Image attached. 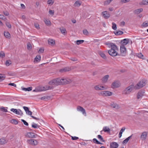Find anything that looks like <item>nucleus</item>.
Returning a JSON list of instances; mask_svg holds the SVG:
<instances>
[{"label":"nucleus","mask_w":148,"mask_h":148,"mask_svg":"<svg viewBox=\"0 0 148 148\" xmlns=\"http://www.w3.org/2000/svg\"><path fill=\"white\" fill-rule=\"evenodd\" d=\"M71 82V80L68 79L58 78L53 79L49 82L48 84L50 85L58 86L69 84Z\"/></svg>","instance_id":"nucleus-1"},{"label":"nucleus","mask_w":148,"mask_h":148,"mask_svg":"<svg viewBox=\"0 0 148 148\" xmlns=\"http://www.w3.org/2000/svg\"><path fill=\"white\" fill-rule=\"evenodd\" d=\"M145 84V80L142 79L137 84L134 86V87L135 90L138 89L143 87Z\"/></svg>","instance_id":"nucleus-2"},{"label":"nucleus","mask_w":148,"mask_h":148,"mask_svg":"<svg viewBox=\"0 0 148 148\" xmlns=\"http://www.w3.org/2000/svg\"><path fill=\"white\" fill-rule=\"evenodd\" d=\"M105 44L108 46L109 47L111 48V49L115 50L117 51H118L117 46L113 42H108L106 43Z\"/></svg>","instance_id":"nucleus-3"},{"label":"nucleus","mask_w":148,"mask_h":148,"mask_svg":"<svg viewBox=\"0 0 148 148\" xmlns=\"http://www.w3.org/2000/svg\"><path fill=\"white\" fill-rule=\"evenodd\" d=\"M134 86L131 85L127 87L123 92V93L125 94H129L133 90Z\"/></svg>","instance_id":"nucleus-4"},{"label":"nucleus","mask_w":148,"mask_h":148,"mask_svg":"<svg viewBox=\"0 0 148 148\" xmlns=\"http://www.w3.org/2000/svg\"><path fill=\"white\" fill-rule=\"evenodd\" d=\"M112 93L109 91H103L99 93L100 95L103 96H110L112 95Z\"/></svg>","instance_id":"nucleus-5"},{"label":"nucleus","mask_w":148,"mask_h":148,"mask_svg":"<svg viewBox=\"0 0 148 148\" xmlns=\"http://www.w3.org/2000/svg\"><path fill=\"white\" fill-rule=\"evenodd\" d=\"M26 142L28 144L32 145L35 146L38 144V141L36 140L35 139H30L27 140Z\"/></svg>","instance_id":"nucleus-6"},{"label":"nucleus","mask_w":148,"mask_h":148,"mask_svg":"<svg viewBox=\"0 0 148 148\" xmlns=\"http://www.w3.org/2000/svg\"><path fill=\"white\" fill-rule=\"evenodd\" d=\"M120 50L121 55L122 56L126 55V49L125 46L121 45L120 47Z\"/></svg>","instance_id":"nucleus-7"},{"label":"nucleus","mask_w":148,"mask_h":148,"mask_svg":"<svg viewBox=\"0 0 148 148\" xmlns=\"http://www.w3.org/2000/svg\"><path fill=\"white\" fill-rule=\"evenodd\" d=\"M121 85L120 82L118 81H116L112 83L111 87L112 88H115L119 87Z\"/></svg>","instance_id":"nucleus-8"},{"label":"nucleus","mask_w":148,"mask_h":148,"mask_svg":"<svg viewBox=\"0 0 148 148\" xmlns=\"http://www.w3.org/2000/svg\"><path fill=\"white\" fill-rule=\"evenodd\" d=\"M108 53L110 55L112 56H115L118 55L117 51L115 50L110 49L108 50Z\"/></svg>","instance_id":"nucleus-9"},{"label":"nucleus","mask_w":148,"mask_h":148,"mask_svg":"<svg viewBox=\"0 0 148 148\" xmlns=\"http://www.w3.org/2000/svg\"><path fill=\"white\" fill-rule=\"evenodd\" d=\"M145 92L144 90H140L137 94V98L138 99H141L144 95Z\"/></svg>","instance_id":"nucleus-10"},{"label":"nucleus","mask_w":148,"mask_h":148,"mask_svg":"<svg viewBox=\"0 0 148 148\" xmlns=\"http://www.w3.org/2000/svg\"><path fill=\"white\" fill-rule=\"evenodd\" d=\"M77 110L78 111H80L82 112L83 114H86L85 110L82 107L78 106L77 107Z\"/></svg>","instance_id":"nucleus-11"},{"label":"nucleus","mask_w":148,"mask_h":148,"mask_svg":"<svg viewBox=\"0 0 148 148\" xmlns=\"http://www.w3.org/2000/svg\"><path fill=\"white\" fill-rule=\"evenodd\" d=\"M118 146V144L115 142H112L110 144V148H117Z\"/></svg>","instance_id":"nucleus-12"},{"label":"nucleus","mask_w":148,"mask_h":148,"mask_svg":"<svg viewBox=\"0 0 148 148\" xmlns=\"http://www.w3.org/2000/svg\"><path fill=\"white\" fill-rule=\"evenodd\" d=\"M147 133L146 132H143L140 137L141 139L143 140H145L147 137Z\"/></svg>","instance_id":"nucleus-13"},{"label":"nucleus","mask_w":148,"mask_h":148,"mask_svg":"<svg viewBox=\"0 0 148 148\" xmlns=\"http://www.w3.org/2000/svg\"><path fill=\"white\" fill-rule=\"evenodd\" d=\"M26 136L31 138L35 137V135L34 133L32 132H29L27 133Z\"/></svg>","instance_id":"nucleus-14"},{"label":"nucleus","mask_w":148,"mask_h":148,"mask_svg":"<svg viewBox=\"0 0 148 148\" xmlns=\"http://www.w3.org/2000/svg\"><path fill=\"white\" fill-rule=\"evenodd\" d=\"M102 13L104 18H108L110 16V14L106 11L103 12Z\"/></svg>","instance_id":"nucleus-15"},{"label":"nucleus","mask_w":148,"mask_h":148,"mask_svg":"<svg viewBox=\"0 0 148 148\" xmlns=\"http://www.w3.org/2000/svg\"><path fill=\"white\" fill-rule=\"evenodd\" d=\"M110 106L111 107L116 109L120 108L119 105L115 103H112Z\"/></svg>","instance_id":"nucleus-16"},{"label":"nucleus","mask_w":148,"mask_h":148,"mask_svg":"<svg viewBox=\"0 0 148 148\" xmlns=\"http://www.w3.org/2000/svg\"><path fill=\"white\" fill-rule=\"evenodd\" d=\"M129 41V39H124L123 40H121V42L122 43V45H126L127 44Z\"/></svg>","instance_id":"nucleus-17"},{"label":"nucleus","mask_w":148,"mask_h":148,"mask_svg":"<svg viewBox=\"0 0 148 148\" xmlns=\"http://www.w3.org/2000/svg\"><path fill=\"white\" fill-rule=\"evenodd\" d=\"M60 30L61 33L64 35H65L66 34L67 31L65 28L63 27H61L60 28Z\"/></svg>","instance_id":"nucleus-18"},{"label":"nucleus","mask_w":148,"mask_h":148,"mask_svg":"<svg viewBox=\"0 0 148 148\" xmlns=\"http://www.w3.org/2000/svg\"><path fill=\"white\" fill-rule=\"evenodd\" d=\"M94 88L96 90H102L104 89V87L103 86H101L99 85H98L95 86L94 87Z\"/></svg>","instance_id":"nucleus-19"},{"label":"nucleus","mask_w":148,"mask_h":148,"mask_svg":"<svg viewBox=\"0 0 148 148\" xmlns=\"http://www.w3.org/2000/svg\"><path fill=\"white\" fill-rule=\"evenodd\" d=\"M26 114L29 115H30L31 116L32 118H33L34 119H36V120H38L39 119L38 118H37L33 116H32V112L29 111V110H28L27 112H26Z\"/></svg>","instance_id":"nucleus-20"},{"label":"nucleus","mask_w":148,"mask_h":148,"mask_svg":"<svg viewBox=\"0 0 148 148\" xmlns=\"http://www.w3.org/2000/svg\"><path fill=\"white\" fill-rule=\"evenodd\" d=\"M109 76L108 75H106L102 79V81L103 83L106 82L109 78Z\"/></svg>","instance_id":"nucleus-21"},{"label":"nucleus","mask_w":148,"mask_h":148,"mask_svg":"<svg viewBox=\"0 0 148 148\" xmlns=\"http://www.w3.org/2000/svg\"><path fill=\"white\" fill-rule=\"evenodd\" d=\"M143 10V9L142 8H139L134 10V12L135 14H138L142 12Z\"/></svg>","instance_id":"nucleus-22"},{"label":"nucleus","mask_w":148,"mask_h":148,"mask_svg":"<svg viewBox=\"0 0 148 148\" xmlns=\"http://www.w3.org/2000/svg\"><path fill=\"white\" fill-rule=\"evenodd\" d=\"M125 129V127H123L121 129L119 134V138H121L122 136L123 132L124 131Z\"/></svg>","instance_id":"nucleus-23"},{"label":"nucleus","mask_w":148,"mask_h":148,"mask_svg":"<svg viewBox=\"0 0 148 148\" xmlns=\"http://www.w3.org/2000/svg\"><path fill=\"white\" fill-rule=\"evenodd\" d=\"M4 34L6 38L8 39H10V34L8 32H4Z\"/></svg>","instance_id":"nucleus-24"},{"label":"nucleus","mask_w":148,"mask_h":148,"mask_svg":"<svg viewBox=\"0 0 148 148\" xmlns=\"http://www.w3.org/2000/svg\"><path fill=\"white\" fill-rule=\"evenodd\" d=\"M7 143V141L4 138H2L0 139V144H4Z\"/></svg>","instance_id":"nucleus-25"},{"label":"nucleus","mask_w":148,"mask_h":148,"mask_svg":"<svg viewBox=\"0 0 148 148\" xmlns=\"http://www.w3.org/2000/svg\"><path fill=\"white\" fill-rule=\"evenodd\" d=\"M22 89L23 90L25 91H31L32 89V87H30L27 88H25L22 87Z\"/></svg>","instance_id":"nucleus-26"},{"label":"nucleus","mask_w":148,"mask_h":148,"mask_svg":"<svg viewBox=\"0 0 148 148\" xmlns=\"http://www.w3.org/2000/svg\"><path fill=\"white\" fill-rule=\"evenodd\" d=\"M48 43L49 45H52L55 44V42L54 40L49 39L48 40Z\"/></svg>","instance_id":"nucleus-27"},{"label":"nucleus","mask_w":148,"mask_h":148,"mask_svg":"<svg viewBox=\"0 0 148 148\" xmlns=\"http://www.w3.org/2000/svg\"><path fill=\"white\" fill-rule=\"evenodd\" d=\"M70 70V69L68 67H66L63 69L60 70V72H64Z\"/></svg>","instance_id":"nucleus-28"},{"label":"nucleus","mask_w":148,"mask_h":148,"mask_svg":"<svg viewBox=\"0 0 148 148\" xmlns=\"http://www.w3.org/2000/svg\"><path fill=\"white\" fill-rule=\"evenodd\" d=\"M44 90H50L51 89L53 88V87L52 86H46L45 87H44Z\"/></svg>","instance_id":"nucleus-29"},{"label":"nucleus","mask_w":148,"mask_h":148,"mask_svg":"<svg viewBox=\"0 0 148 148\" xmlns=\"http://www.w3.org/2000/svg\"><path fill=\"white\" fill-rule=\"evenodd\" d=\"M103 130L105 132H109L110 131V129L106 126L103 127Z\"/></svg>","instance_id":"nucleus-30"},{"label":"nucleus","mask_w":148,"mask_h":148,"mask_svg":"<svg viewBox=\"0 0 148 148\" xmlns=\"http://www.w3.org/2000/svg\"><path fill=\"white\" fill-rule=\"evenodd\" d=\"M115 34L116 35H120L122 34H123V32L121 31H115V32H114Z\"/></svg>","instance_id":"nucleus-31"},{"label":"nucleus","mask_w":148,"mask_h":148,"mask_svg":"<svg viewBox=\"0 0 148 148\" xmlns=\"http://www.w3.org/2000/svg\"><path fill=\"white\" fill-rule=\"evenodd\" d=\"M10 110L11 112L15 113L16 114H18L19 113L18 112L17 110L16 109L11 108Z\"/></svg>","instance_id":"nucleus-32"},{"label":"nucleus","mask_w":148,"mask_h":148,"mask_svg":"<svg viewBox=\"0 0 148 148\" xmlns=\"http://www.w3.org/2000/svg\"><path fill=\"white\" fill-rule=\"evenodd\" d=\"M5 75L0 74V82L4 80L5 78Z\"/></svg>","instance_id":"nucleus-33"},{"label":"nucleus","mask_w":148,"mask_h":148,"mask_svg":"<svg viewBox=\"0 0 148 148\" xmlns=\"http://www.w3.org/2000/svg\"><path fill=\"white\" fill-rule=\"evenodd\" d=\"M136 56L142 59H144L143 55L141 53H138L136 54Z\"/></svg>","instance_id":"nucleus-34"},{"label":"nucleus","mask_w":148,"mask_h":148,"mask_svg":"<svg viewBox=\"0 0 148 148\" xmlns=\"http://www.w3.org/2000/svg\"><path fill=\"white\" fill-rule=\"evenodd\" d=\"M140 5H147L148 4V0H143L140 3Z\"/></svg>","instance_id":"nucleus-35"},{"label":"nucleus","mask_w":148,"mask_h":148,"mask_svg":"<svg viewBox=\"0 0 148 148\" xmlns=\"http://www.w3.org/2000/svg\"><path fill=\"white\" fill-rule=\"evenodd\" d=\"M98 139L100 141L102 142H104L105 140H104L103 138L102 137V136L100 135H99L97 136Z\"/></svg>","instance_id":"nucleus-36"},{"label":"nucleus","mask_w":148,"mask_h":148,"mask_svg":"<svg viewBox=\"0 0 148 148\" xmlns=\"http://www.w3.org/2000/svg\"><path fill=\"white\" fill-rule=\"evenodd\" d=\"M41 59V56L40 55L37 56L35 58V60L37 62H39Z\"/></svg>","instance_id":"nucleus-37"},{"label":"nucleus","mask_w":148,"mask_h":148,"mask_svg":"<svg viewBox=\"0 0 148 148\" xmlns=\"http://www.w3.org/2000/svg\"><path fill=\"white\" fill-rule=\"evenodd\" d=\"M99 54L101 56V57L103 59H105L106 58V56L102 52H100L99 53Z\"/></svg>","instance_id":"nucleus-38"},{"label":"nucleus","mask_w":148,"mask_h":148,"mask_svg":"<svg viewBox=\"0 0 148 148\" xmlns=\"http://www.w3.org/2000/svg\"><path fill=\"white\" fill-rule=\"evenodd\" d=\"M75 6L79 7L81 5V3L79 1H76L74 3Z\"/></svg>","instance_id":"nucleus-39"},{"label":"nucleus","mask_w":148,"mask_h":148,"mask_svg":"<svg viewBox=\"0 0 148 148\" xmlns=\"http://www.w3.org/2000/svg\"><path fill=\"white\" fill-rule=\"evenodd\" d=\"M44 21L47 25L49 26L51 25V22L49 20L45 19V20Z\"/></svg>","instance_id":"nucleus-40"},{"label":"nucleus","mask_w":148,"mask_h":148,"mask_svg":"<svg viewBox=\"0 0 148 148\" xmlns=\"http://www.w3.org/2000/svg\"><path fill=\"white\" fill-rule=\"evenodd\" d=\"M112 28L114 30H116L117 29L116 24L114 23H112Z\"/></svg>","instance_id":"nucleus-41"},{"label":"nucleus","mask_w":148,"mask_h":148,"mask_svg":"<svg viewBox=\"0 0 148 148\" xmlns=\"http://www.w3.org/2000/svg\"><path fill=\"white\" fill-rule=\"evenodd\" d=\"M84 41L83 40H77L76 41V44L77 45H80L83 43Z\"/></svg>","instance_id":"nucleus-42"},{"label":"nucleus","mask_w":148,"mask_h":148,"mask_svg":"<svg viewBox=\"0 0 148 148\" xmlns=\"http://www.w3.org/2000/svg\"><path fill=\"white\" fill-rule=\"evenodd\" d=\"M11 64V62L10 60H6L5 62V65L7 66H8Z\"/></svg>","instance_id":"nucleus-43"},{"label":"nucleus","mask_w":148,"mask_h":148,"mask_svg":"<svg viewBox=\"0 0 148 148\" xmlns=\"http://www.w3.org/2000/svg\"><path fill=\"white\" fill-rule=\"evenodd\" d=\"M83 34L85 35H87L88 34V32L87 29H84L83 31Z\"/></svg>","instance_id":"nucleus-44"},{"label":"nucleus","mask_w":148,"mask_h":148,"mask_svg":"<svg viewBox=\"0 0 148 148\" xmlns=\"http://www.w3.org/2000/svg\"><path fill=\"white\" fill-rule=\"evenodd\" d=\"M5 24L6 26L9 28H11V25L8 22H5Z\"/></svg>","instance_id":"nucleus-45"},{"label":"nucleus","mask_w":148,"mask_h":148,"mask_svg":"<svg viewBox=\"0 0 148 148\" xmlns=\"http://www.w3.org/2000/svg\"><path fill=\"white\" fill-rule=\"evenodd\" d=\"M12 123L15 125L17 124L18 123V122L17 121L14 119L12 120Z\"/></svg>","instance_id":"nucleus-46"},{"label":"nucleus","mask_w":148,"mask_h":148,"mask_svg":"<svg viewBox=\"0 0 148 148\" xmlns=\"http://www.w3.org/2000/svg\"><path fill=\"white\" fill-rule=\"evenodd\" d=\"M0 109L2 111L5 112H8V110L7 109L5 108L4 107H2L0 108Z\"/></svg>","instance_id":"nucleus-47"},{"label":"nucleus","mask_w":148,"mask_h":148,"mask_svg":"<svg viewBox=\"0 0 148 148\" xmlns=\"http://www.w3.org/2000/svg\"><path fill=\"white\" fill-rule=\"evenodd\" d=\"M113 0H107L105 2V5H108Z\"/></svg>","instance_id":"nucleus-48"},{"label":"nucleus","mask_w":148,"mask_h":148,"mask_svg":"<svg viewBox=\"0 0 148 148\" xmlns=\"http://www.w3.org/2000/svg\"><path fill=\"white\" fill-rule=\"evenodd\" d=\"M44 51V49L43 48H40L38 51L39 53H42Z\"/></svg>","instance_id":"nucleus-49"},{"label":"nucleus","mask_w":148,"mask_h":148,"mask_svg":"<svg viewBox=\"0 0 148 148\" xmlns=\"http://www.w3.org/2000/svg\"><path fill=\"white\" fill-rule=\"evenodd\" d=\"M54 2L53 0H48L47 3L51 5Z\"/></svg>","instance_id":"nucleus-50"},{"label":"nucleus","mask_w":148,"mask_h":148,"mask_svg":"<svg viewBox=\"0 0 148 148\" xmlns=\"http://www.w3.org/2000/svg\"><path fill=\"white\" fill-rule=\"evenodd\" d=\"M142 26L144 27H147L148 26V22H144L142 25Z\"/></svg>","instance_id":"nucleus-51"},{"label":"nucleus","mask_w":148,"mask_h":148,"mask_svg":"<svg viewBox=\"0 0 148 148\" xmlns=\"http://www.w3.org/2000/svg\"><path fill=\"white\" fill-rule=\"evenodd\" d=\"M93 142L95 143L98 144V143H100L96 139L94 138L92 140Z\"/></svg>","instance_id":"nucleus-52"},{"label":"nucleus","mask_w":148,"mask_h":148,"mask_svg":"<svg viewBox=\"0 0 148 148\" xmlns=\"http://www.w3.org/2000/svg\"><path fill=\"white\" fill-rule=\"evenodd\" d=\"M54 12V11L53 10H49V14L52 16L53 15Z\"/></svg>","instance_id":"nucleus-53"},{"label":"nucleus","mask_w":148,"mask_h":148,"mask_svg":"<svg viewBox=\"0 0 148 148\" xmlns=\"http://www.w3.org/2000/svg\"><path fill=\"white\" fill-rule=\"evenodd\" d=\"M21 121L24 124L26 125V126H28V123L25 120L22 119L21 120Z\"/></svg>","instance_id":"nucleus-54"},{"label":"nucleus","mask_w":148,"mask_h":148,"mask_svg":"<svg viewBox=\"0 0 148 148\" xmlns=\"http://www.w3.org/2000/svg\"><path fill=\"white\" fill-rule=\"evenodd\" d=\"M5 55L4 53L2 51L0 52V57H2V58L4 57H5Z\"/></svg>","instance_id":"nucleus-55"},{"label":"nucleus","mask_w":148,"mask_h":148,"mask_svg":"<svg viewBox=\"0 0 148 148\" xmlns=\"http://www.w3.org/2000/svg\"><path fill=\"white\" fill-rule=\"evenodd\" d=\"M3 13L4 15L5 16H8L9 15V12L6 11H3Z\"/></svg>","instance_id":"nucleus-56"},{"label":"nucleus","mask_w":148,"mask_h":148,"mask_svg":"<svg viewBox=\"0 0 148 148\" xmlns=\"http://www.w3.org/2000/svg\"><path fill=\"white\" fill-rule=\"evenodd\" d=\"M32 48V46L31 44L30 43H28L27 45V49H30Z\"/></svg>","instance_id":"nucleus-57"},{"label":"nucleus","mask_w":148,"mask_h":148,"mask_svg":"<svg viewBox=\"0 0 148 148\" xmlns=\"http://www.w3.org/2000/svg\"><path fill=\"white\" fill-rule=\"evenodd\" d=\"M34 123L33 124H32V126L33 128H37L38 127L37 124H36L34 123Z\"/></svg>","instance_id":"nucleus-58"},{"label":"nucleus","mask_w":148,"mask_h":148,"mask_svg":"<svg viewBox=\"0 0 148 148\" xmlns=\"http://www.w3.org/2000/svg\"><path fill=\"white\" fill-rule=\"evenodd\" d=\"M34 26L37 29H39L40 28L39 25L37 23H35Z\"/></svg>","instance_id":"nucleus-59"},{"label":"nucleus","mask_w":148,"mask_h":148,"mask_svg":"<svg viewBox=\"0 0 148 148\" xmlns=\"http://www.w3.org/2000/svg\"><path fill=\"white\" fill-rule=\"evenodd\" d=\"M71 138L73 140H75L78 139L79 138L76 136H71Z\"/></svg>","instance_id":"nucleus-60"},{"label":"nucleus","mask_w":148,"mask_h":148,"mask_svg":"<svg viewBox=\"0 0 148 148\" xmlns=\"http://www.w3.org/2000/svg\"><path fill=\"white\" fill-rule=\"evenodd\" d=\"M23 108L26 112H27L28 110H29V109L26 106H23Z\"/></svg>","instance_id":"nucleus-61"},{"label":"nucleus","mask_w":148,"mask_h":148,"mask_svg":"<svg viewBox=\"0 0 148 148\" xmlns=\"http://www.w3.org/2000/svg\"><path fill=\"white\" fill-rule=\"evenodd\" d=\"M18 112L19 113L18 115H22L23 114V113L21 110L20 109H18L17 110Z\"/></svg>","instance_id":"nucleus-62"},{"label":"nucleus","mask_w":148,"mask_h":148,"mask_svg":"<svg viewBox=\"0 0 148 148\" xmlns=\"http://www.w3.org/2000/svg\"><path fill=\"white\" fill-rule=\"evenodd\" d=\"M70 59L71 60L73 61H77V59L76 58H75V57L71 58H70Z\"/></svg>","instance_id":"nucleus-63"},{"label":"nucleus","mask_w":148,"mask_h":148,"mask_svg":"<svg viewBox=\"0 0 148 148\" xmlns=\"http://www.w3.org/2000/svg\"><path fill=\"white\" fill-rule=\"evenodd\" d=\"M128 141V140L127 139V138H126L123 141V144H126L127 143Z\"/></svg>","instance_id":"nucleus-64"}]
</instances>
